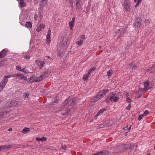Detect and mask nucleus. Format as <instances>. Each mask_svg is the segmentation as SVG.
<instances>
[{"label":"nucleus","mask_w":155,"mask_h":155,"mask_svg":"<svg viewBox=\"0 0 155 155\" xmlns=\"http://www.w3.org/2000/svg\"><path fill=\"white\" fill-rule=\"evenodd\" d=\"M75 102L71 99L70 97H68V99H67L62 104V106L60 109L56 111L57 112L59 113L60 112V114L62 115H66L69 112V108L68 107L67 105L70 104V105L74 104Z\"/></svg>","instance_id":"f257e3e1"},{"label":"nucleus","mask_w":155,"mask_h":155,"mask_svg":"<svg viewBox=\"0 0 155 155\" xmlns=\"http://www.w3.org/2000/svg\"><path fill=\"white\" fill-rule=\"evenodd\" d=\"M109 91V90L108 89H105L100 91L98 94L94 97L92 101L94 103L96 102L103 97Z\"/></svg>","instance_id":"f03ea898"},{"label":"nucleus","mask_w":155,"mask_h":155,"mask_svg":"<svg viewBox=\"0 0 155 155\" xmlns=\"http://www.w3.org/2000/svg\"><path fill=\"white\" fill-rule=\"evenodd\" d=\"M10 77L8 75H5L4 76V78L0 83V91H2L6 85L8 81V78H10Z\"/></svg>","instance_id":"7ed1b4c3"},{"label":"nucleus","mask_w":155,"mask_h":155,"mask_svg":"<svg viewBox=\"0 0 155 155\" xmlns=\"http://www.w3.org/2000/svg\"><path fill=\"white\" fill-rule=\"evenodd\" d=\"M126 30L127 27H123L121 29H117L116 31V33L117 34H118V38H120L123 37Z\"/></svg>","instance_id":"20e7f679"},{"label":"nucleus","mask_w":155,"mask_h":155,"mask_svg":"<svg viewBox=\"0 0 155 155\" xmlns=\"http://www.w3.org/2000/svg\"><path fill=\"white\" fill-rule=\"evenodd\" d=\"M116 93L113 92L109 94L110 100L111 102H117L120 99L119 97L115 96Z\"/></svg>","instance_id":"39448f33"},{"label":"nucleus","mask_w":155,"mask_h":155,"mask_svg":"<svg viewBox=\"0 0 155 155\" xmlns=\"http://www.w3.org/2000/svg\"><path fill=\"white\" fill-rule=\"evenodd\" d=\"M149 84L150 81L148 80H147L146 81L144 82H143V84L144 87L143 88H140V91L142 92L147 91L151 88L152 87L150 86Z\"/></svg>","instance_id":"423d86ee"},{"label":"nucleus","mask_w":155,"mask_h":155,"mask_svg":"<svg viewBox=\"0 0 155 155\" xmlns=\"http://www.w3.org/2000/svg\"><path fill=\"white\" fill-rule=\"evenodd\" d=\"M141 25V19L139 18H137L135 20L134 25L137 28H139Z\"/></svg>","instance_id":"0eeeda50"},{"label":"nucleus","mask_w":155,"mask_h":155,"mask_svg":"<svg viewBox=\"0 0 155 155\" xmlns=\"http://www.w3.org/2000/svg\"><path fill=\"white\" fill-rule=\"evenodd\" d=\"M130 3H127L126 2H124L123 4V6L125 8V10L129 12H130Z\"/></svg>","instance_id":"6e6552de"},{"label":"nucleus","mask_w":155,"mask_h":155,"mask_svg":"<svg viewBox=\"0 0 155 155\" xmlns=\"http://www.w3.org/2000/svg\"><path fill=\"white\" fill-rule=\"evenodd\" d=\"M8 51V49H7L5 48L2 50L0 52V58L4 57Z\"/></svg>","instance_id":"1a4fd4ad"},{"label":"nucleus","mask_w":155,"mask_h":155,"mask_svg":"<svg viewBox=\"0 0 155 155\" xmlns=\"http://www.w3.org/2000/svg\"><path fill=\"white\" fill-rule=\"evenodd\" d=\"M36 63L38 64L39 67L40 69H42L44 65L45 64V62L44 61H36Z\"/></svg>","instance_id":"9d476101"},{"label":"nucleus","mask_w":155,"mask_h":155,"mask_svg":"<svg viewBox=\"0 0 155 155\" xmlns=\"http://www.w3.org/2000/svg\"><path fill=\"white\" fill-rule=\"evenodd\" d=\"M76 9L78 11L82 10V5L80 2H76Z\"/></svg>","instance_id":"9b49d317"},{"label":"nucleus","mask_w":155,"mask_h":155,"mask_svg":"<svg viewBox=\"0 0 155 155\" xmlns=\"http://www.w3.org/2000/svg\"><path fill=\"white\" fill-rule=\"evenodd\" d=\"M51 34V30L49 29L48 31V34L46 36V43H49L51 41L50 36Z\"/></svg>","instance_id":"f8f14e48"},{"label":"nucleus","mask_w":155,"mask_h":155,"mask_svg":"<svg viewBox=\"0 0 155 155\" xmlns=\"http://www.w3.org/2000/svg\"><path fill=\"white\" fill-rule=\"evenodd\" d=\"M12 145H7L4 146H0L1 151H3L4 150L9 149L11 147Z\"/></svg>","instance_id":"ddd939ff"},{"label":"nucleus","mask_w":155,"mask_h":155,"mask_svg":"<svg viewBox=\"0 0 155 155\" xmlns=\"http://www.w3.org/2000/svg\"><path fill=\"white\" fill-rule=\"evenodd\" d=\"M120 146L122 149L127 150L129 149V144H121Z\"/></svg>","instance_id":"4468645a"},{"label":"nucleus","mask_w":155,"mask_h":155,"mask_svg":"<svg viewBox=\"0 0 155 155\" xmlns=\"http://www.w3.org/2000/svg\"><path fill=\"white\" fill-rule=\"evenodd\" d=\"M75 21V18L74 17H73L72 18L71 21L69 22V27L71 29H72L74 26V23Z\"/></svg>","instance_id":"2eb2a0df"},{"label":"nucleus","mask_w":155,"mask_h":155,"mask_svg":"<svg viewBox=\"0 0 155 155\" xmlns=\"http://www.w3.org/2000/svg\"><path fill=\"white\" fill-rule=\"evenodd\" d=\"M36 140L38 141H41L42 142H43L46 141L47 140V138L45 137H42L41 138L37 137L36 138Z\"/></svg>","instance_id":"dca6fc26"},{"label":"nucleus","mask_w":155,"mask_h":155,"mask_svg":"<svg viewBox=\"0 0 155 155\" xmlns=\"http://www.w3.org/2000/svg\"><path fill=\"white\" fill-rule=\"evenodd\" d=\"M47 3V1L45 2H42L41 1L40 3V7L41 8H44L46 5Z\"/></svg>","instance_id":"f3484780"},{"label":"nucleus","mask_w":155,"mask_h":155,"mask_svg":"<svg viewBox=\"0 0 155 155\" xmlns=\"http://www.w3.org/2000/svg\"><path fill=\"white\" fill-rule=\"evenodd\" d=\"M45 78V77H44L43 76H42V75H41L39 77H36V82L40 81Z\"/></svg>","instance_id":"a211bd4d"},{"label":"nucleus","mask_w":155,"mask_h":155,"mask_svg":"<svg viewBox=\"0 0 155 155\" xmlns=\"http://www.w3.org/2000/svg\"><path fill=\"white\" fill-rule=\"evenodd\" d=\"M18 3L21 8L24 7L26 5L25 3L24 2V0H20L18 2Z\"/></svg>","instance_id":"6ab92c4d"},{"label":"nucleus","mask_w":155,"mask_h":155,"mask_svg":"<svg viewBox=\"0 0 155 155\" xmlns=\"http://www.w3.org/2000/svg\"><path fill=\"white\" fill-rule=\"evenodd\" d=\"M150 70L151 73L155 74V64L151 67Z\"/></svg>","instance_id":"aec40b11"},{"label":"nucleus","mask_w":155,"mask_h":155,"mask_svg":"<svg viewBox=\"0 0 155 155\" xmlns=\"http://www.w3.org/2000/svg\"><path fill=\"white\" fill-rule=\"evenodd\" d=\"M36 77L35 76H32L31 77L30 79V81L31 83H33L34 82H36Z\"/></svg>","instance_id":"412c9836"},{"label":"nucleus","mask_w":155,"mask_h":155,"mask_svg":"<svg viewBox=\"0 0 155 155\" xmlns=\"http://www.w3.org/2000/svg\"><path fill=\"white\" fill-rule=\"evenodd\" d=\"M129 65L130 66V68H131L132 70H134L137 68L136 65L134 64H129Z\"/></svg>","instance_id":"4be33fe9"},{"label":"nucleus","mask_w":155,"mask_h":155,"mask_svg":"<svg viewBox=\"0 0 155 155\" xmlns=\"http://www.w3.org/2000/svg\"><path fill=\"white\" fill-rule=\"evenodd\" d=\"M30 131V129L29 128L25 127L23 130H22V133H25V132H29Z\"/></svg>","instance_id":"5701e85b"},{"label":"nucleus","mask_w":155,"mask_h":155,"mask_svg":"<svg viewBox=\"0 0 155 155\" xmlns=\"http://www.w3.org/2000/svg\"><path fill=\"white\" fill-rule=\"evenodd\" d=\"M137 146L134 144H131L129 145V149L132 150H135L136 149Z\"/></svg>","instance_id":"b1692460"},{"label":"nucleus","mask_w":155,"mask_h":155,"mask_svg":"<svg viewBox=\"0 0 155 155\" xmlns=\"http://www.w3.org/2000/svg\"><path fill=\"white\" fill-rule=\"evenodd\" d=\"M26 25L27 28H31L32 27V25L31 22L27 21L26 23Z\"/></svg>","instance_id":"393cba45"},{"label":"nucleus","mask_w":155,"mask_h":155,"mask_svg":"<svg viewBox=\"0 0 155 155\" xmlns=\"http://www.w3.org/2000/svg\"><path fill=\"white\" fill-rule=\"evenodd\" d=\"M102 153V155H107L109 153V151L108 150H104L101 151Z\"/></svg>","instance_id":"a878e982"},{"label":"nucleus","mask_w":155,"mask_h":155,"mask_svg":"<svg viewBox=\"0 0 155 155\" xmlns=\"http://www.w3.org/2000/svg\"><path fill=\"white\" fill-rule=\"evenodd\" d=\"M113 74V71L112 70H109L107 72V76L110 77Z\"/></svg>","instance_id":"bb28decb"},{"label":"nucleus","mask_w":155,"mask_h":155,"mask_svg":"<svg viewBox=\"0 0 155 155\" xmlns=\"http://www.w3.org/2000/svg\"><path fill=\"white\" fill-rule=\"evenodd\" d=\"M19 77H20V78H21V79H23L25 80H27V78L25 77L22 74H20Z\"/></svg>","instance_id":"cd10ccee"},{"label":"nucleus","mask_w":155,"mask_h":155,"mask_svg":"<svg viewBox=\"0 0 155 155\" xmlns=\"http://www.w3.org/2000/svg\"><path fill=\"white\" fill-rule=\"evenodd\" d=\"M145 115L143 114H140L138 118V120H140L142 119L143 117Z\"/></svg>","instance_id":"c85d7f7f"},{"label":"nucleus","mask_w":155,"mask_h":155,"mask_svg":"<svg viewBox=\"0 0 155 155\" xmlns=\"http://www.w3.org/2000/svg\"><path fill=\"white\" fill-rule=\"evenodd\" d=\"M88 77L86 74L84 75L83 76V79L84 81H86L88 79Z\"/></svg>","instance_id":"c756f323"},{"label":"nucleus","mask_w":155,"mask_h":155,"mask_svg":"<svg viewBox=\"0 0 155 155\" xmlns=\"http://www.w3.org/2000/svg\"><path fill=\"white\" fill-rule=\"evenodd\" d=\"M105 110H106L105 109H102L99 110L97 113H99V115L100 114L103 113L104 111H105Z\"/></svg>","instance_id":"7c9ffc66"},{"label":"nucleus","mask_w":155,"mask_h":155,"mask_svg":"<svg viewBox=\"0 0 155 155\" xmlns=\"http://www.w3.org/2000/svg\"><path fill=\"white\" fill-rule=\"evenodd\" d=\"M58 56L60 57L61 56V54L63 53V51H57Z\"/></svg>","instance_id":"2f4dec72"},{"label":"nucleus","mask_w":155,"mask_h":155,"mask_svg":"<svg viewBox=\"0 0 155 155\" xmlns=\"http://www.w3.org/2000/svg\"><path fill=\"white\" fill-rule=\"evenodd\" d=\"M102 153L101 151H98L97 153H94L92 155H102Z\"/></svg>","instance_id":"473e14b6"},{"label":"nucleus","mask_w":155,"mask_h":155,"mask_svg":"<svg viewBox=\"0 0 155 155\" xmlns=\"http://www.w3.org/2000/svg\"><path fill=\"white\" fill-rule=\"evenodd\" d=\"M5 113L4 112H0V119L2 118L4 116Z\"/></svg>","instance_id":"72a5a7b5"},{"label":"nucleus","mask_w":155,"mask_h":155,"mask_svg":"<svg viewBox=\"0 0 155 155\" xmlns=\"http://www.w3.org/2000/svg\"><path fill=\"white\" fill-rule=\"evenodd\" d=\"M20 71L23 72L25 73H27L28 72V71L26 69H25V68L22 69L21 70H20Z\"/></svg>","instance_id":"f704fd0d"},{"label":"nucleus","mask_w":155,"mask_h":155,"mask_svg":"<svg viewBox=\"0 0 155 155\" xmlns=\"http://www.w3.org/2000/svg\"><path fill=\"white\" fill-rule=\"evenodd\" d=\"M61 45H63V46L65 47L66 48H67L68 45H67V43L66 42L63 43L61 42Z\"/></svg>","instance_id":"c9c22d12"},{"label":"nucleus","mask_w":155,"mask_h":155,"mask_svg":"<svg viewBox=\"0 0 155 155\" xmlns=\"http://www.w3.org/2000/svg\"><path fill=\"white\" fill-rule=\"evenodd\" d=\"M48 71H46L43 73V75H42V76L45 77V78L46 77V75H47L48 74Z\"/></svg>","instance_id":"e433bc0d"},{"label":"nucleus","mask_w":155,"mask_h":155,"mask_svg":"<svg viewBox=\"0 0 155 155\" xmlns=\"http://www.w3.org/2000/svg\"><path fill=\"white\" fill-rule=\"evenodd\" d=\"M76 43L78 45H81L83 43V41L80 40V41H77Z\"/></svg>","instance_id":"4c0bfd02"},{"label":"nucleus","mask_w":155,"mask_h":155,"mask_svg":"<svg viewBox=\"0 0 155 155\" xmlns=\"http://www.w3.org/2000/svg\"><path fill=\"white\" fill-rule=\"evenodd\" d=\"M26 147L27 148L30 147L32 149H34L35 148V147H34V146L33 145H29L28 144H27L26 145Z\"/></svg>","instance_id":"58836bf2"},{"label":"nucleus","mask_w":155,"mask_h":155,"mask_svg":"<svg viewBox=\"0 0 155 155\" xmlns=\"http://www.w3.org/2000/svg\"><path fill=\"white\" fill-rule=\"evenodd\" d=\"M110 97L109 96L108 97L107 99L105 100V102L107 103H108L110 102Z\"/></svg>","instance_id":"ea45409f"},{"label":"nucleus","mask_w":155,"mask_h":155,"mask_svg":"<svg viewBox=\"0 0 155 155\" xmlns=\"http://www.w3.org/2000/svg\"><path fill=\"white\" fill-rule=\"evenodd\" d=\"M16 68L17 70L19 71H20V70H21V67L19 65H18L16 66Z\"/></svg>","instance_id":"a19ab883"},{"label":"nucleus","mask_w":155,"mask_h":155,"mask_svg":"<svg viewBox=\"0 0 155 155\" xmlns=\"http://www.w3.org/2000/svg\"><path fill=\"white\" fill-rule=\"evenodd\" d=\"M41 29H42L41 27H40V26H39L36 29V31L38 32H39L41 30Z\"/></svg>","instance_id":"79ce46f5"},{"label":"nucleus","mask_w":155,"mask_h":155,"mask_svg":"<svg viewBox=\"0 0 155 155\" xmlns=\"http://www.w3.org/2000/svg\"><path fill=\"white\" fill-rule=\"evenodd\" d=\"M38 18V16L37 14L35 13L34 15V19L35 21H37Z\"/></svg>","instance_id":"37998d69"},{"label":"nucleus","mask_w":155,"mask_h":155,"mask_svg":"<svg viewBox=\"0 0 155 155\" xmlns=\"http://www.w3.org/2000/svg\"><path fill=\"white\" fill-rule=\"evenodd\" d=\"M126 100L128 103H130L131 102V100L130 99L129 97H127V98Z\"/></svg>","instance_id":"c03bdc74"},{"label":"nucleus","mask_w":155,"mask_h":155,"mask_svg":"<svg viewBox=\"0 0 155 155\" xmlns=\"http://www.w3.org/2000/svg\"><path fill=\"white\" fill-rule=\"evenodd\" d=\"M131 105L130 104H129L128 106L126 107V109L127 110H129L130 109L131 107Z\"/></svg>","instance_id":"a18cd8bd"},{"label":"nucleus","mask_w":155,"mask_h":155,"mask_svg":"<svg viewBox=\"0 0 155 155\" xmlns=\"http://www.w3.org/2000/svg\"><path fill=\"white\" fill-rule=\"evenodd\" d=\"M23 96H24V97H25V98H28V97L29 96V94H28L25 93L23 94Z\"/></svg>","instance_id":"49530a36"},{"label":"nucleus","mask_w":155,"mask_h":155,"mask_svg":"<svg viewBox=\"0 0 155 155\" xmlns=\"http://www.w3.org/2000/svg\"><path fill=\"white\" fill-rule=\"evenodd\" d=\"M24 58L26 59H29L30 58V56L28 55H25Z\"/></svg>","instance_id":"de8ad7c7"},{"label":"nucleus","mask_w":155,"mask_h":155,"mask_svg":"<svg viewBox=\"0 0 155 155\" xmlns=\"http://www.w3.org/2000/svg\"><path fill=\"white\" fill-rule=\"evenodd\" d=\"M149 111L147 110H146L144 112H143V114L145 116L147 115V114H148Z\"/></svg>","instance_id":"09e8293b"},{"label":"nucleus","mask_w":155,"mask_h":155,"mask_svg":"<svg viewBox=\"0 0 155 155\" xmlns=\"http://www.w3.org/2000/svg\"><path fill=\"white\" fill-rule=\"evenodd\" d=\"M96 69V68L95 67H93L92 68L90 69L89 70L90 71H94Z\"/></svg>","instance_id":"8fccbe9b"},{"label":"nucleus","mask_w":155,"mask_h":155,"mask_svg":"<svg viewBox=\"0 0 155 155\" xmlns=\"http://www.w3.org/2000/svg\"><path fill=\"white\" fill-rule=\"evenodd\" d=\"M39 26H40V27L41 28V29H44L45 27V25L43 24H40L39 25Z\"/></svg>","instance_id":"3c124183"},{"label":"nucleus","mask_w":155,"mask_h":155,"mask_svg":"<svg viewBox=\"0 0 155 155\" xmlns=\"http://www.w3.org/2000/svg\"><path fill=\"white\" fill-rule=\"evenodd\" d=\"M99 115V113H97L94 117L93 119L96 120L98 116Z\"/></svg>","instance_id":"603ef678"},{"label":"nucleus","mask_w":155,"mask_h":155,"mask_svg":"<svg viewBox=\"0 0 155 155\" xmlns=\"http://www.w3.org/2000/svg\"><path fill=\"white\" fill-rule=\"evenodd\" d=\"M74 0H68V3L69 4H73Z\"/></svg>","instance_id":"864d4df0"},{"label":"nucleus","mask_w":155,"mask_h":155,"mask_svg":"<svg viewBox=\"0 0 155 155\" xmlns=\"http://www.w3.org/2000/svg\"><path fill=\"white\" fill-rule=\"evenodd\" d=\"M140 3L139 2H137V3H136V4L135 5V8H137V7L138 6H139V3Z\"/></svg>","instance_id":"5fc2aeb1"},{"label":"nucleus","mask_w":155,"mask_h":155,"mask_svg":"<svg viewBox=\"0 0 155 155\" xmlns=\"http://www.w3.org/2000/svg\"><path fill=\"white\" fill-rule=\"evenodd\" d=\"M131 126H130V127L128 128H127V130L126 132L127 133L131 129Z\"/></svg>","instance_id":"6e6d98bb"},{"label":"nucleus","mask_w":155,"mask_h":155,"mask_svg":"<svg viewBox=\"0 0 155 155\" xmlns=\"http://www.w3.org/2000/svg\"><path fill=\"white\" fill-rule=\"evenodd\" d=\"M129 93L128 92H126L125 94L126 97H128V96H129Z\"/></svg>","instance_id":"4d7b16f0"},{"label":"nucleus","mask_w":155,"mask_h":155,"mask_svg":"<svg viewBox=\"0 0 155 155\" xmlns=\"http://www.w3.org/2000/svg\"><path fill=\"white\" fill-rule=\"evenodd\" d=\"M62 145V147H61L62 148L64 149L66 147V146L65 145Z\"/></svg>","instance_id":"13d9d810"},{"label":"nucleus","mask_w":155,"mask_h":155,"mask_svg":"<svg viewBox=\"0 0 155 155\" xmlns=\"http://www.w3.org/2000/svg\"><path fill=\"white\" fill-rule=\"evenodd\" d=\"M69 4L70 5V7L71 8H73V4Z\"/></svg>","instance_id":"bf43d9fd"},{"label":"nucleus","mask_w":155,"mask_h":155,"mask_svg":"<svg viewBox=\"0 0 155 155\" xmlns=\"http://www.w3.org/2000/svg\"><path fill=\"white\" fill-rule=\"evenodd\" d=\"M20 74H15L14 76L15 77H19Z\"/></svg>","instance_id":"052dcab7"},{"label":"nucleus","mask_w":155,"mask_h":155,"mask_svg":"<svg viewBox=\"0 0 155 155\" xmlns=\"http://www.w3.org/2000/svg\"><path fill=\"white\" fill-rule=\"evenodd\" d=\"M91 72L89 70L88 72L87 73V74H86L89 76L91 74Z\"/></svg>","instance_id":"680f3d73"},{"label":"nucleus","mask_w":155,"mask_h":155,"mask_svg":"<svg viewBox=\"0 0 155 155\" xmlns=\"http://www.w3.org/2000/svg\"><path fill=\"white\" fill-rule=\"evenodd\" d=\"M46 58H48L49 60H51V58L49 56H47L45 57Z\"/></svg>","instance_id":"e2e57ef3"},{"label":"nucleus","mask_w":155,"mask_h":155,"mask_svg":"<svg viewBox=\"0 0 155 155\" xmlns=\"http://www.w3.org/2000/svg\"><path fill=\"white\" fill-rule=\"evenodd\" d=\"M81 38L82 39H84L85 38V36L84 35H82L81 36Z\"/></svg>","instance_id":"0e129e2a"},{"label":"nucleus","mask_w":155,"mask_h":155,"mask_svg":"<svg viewBox=\"0 0 155 155\" xmlns=\"http://www.w3.org/2000/svg\"><path fill=\"white\" fill-rule=\"evenodd\" d=\"M149 22V21L148 19H146L145 20V23H148Z\"/></svg>","instance_id":"69168bd1"},{"label":"nucleus","mask_w":155,"mask_h":155,"mask_svg":"<svg viewBox=\"0 0 155 155\" xmlns=\"http://www.w3.org/2000/svg\"><path fill=\"white\" fill-rule=\"evenodd\" d=\"M12 128H9L8 130L9 131H12Z\"/></svg>","instance_id":"338daca9"},{"label":"nucleus","mask_w":155,"mask_h":155,"mask_svg":"<svg viewBox=\"0 0 155 155\" xmlns=\"http://www.w3.org/2000/svg\"><path fill=\"white\" fill-rule=\"evenodd\" d=\"M127 127H124V129L125 130H127Z\"/></svg>","instance_id":"774afa93"}]
</instances>
